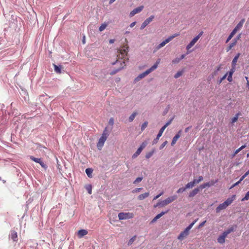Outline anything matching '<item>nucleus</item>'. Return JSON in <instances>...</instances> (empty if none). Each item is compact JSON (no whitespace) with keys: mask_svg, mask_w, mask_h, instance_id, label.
Masks as SVG:
<instances>
[{"mask_svg":"<svg viewBox=\"0 0 249 249\" xmlns=\"http://www.w3.org/2000/svg\"><path fill=\"white\" fill-rule=\"evenodd\" d=\"M235 198V195H233L231 197L228 198L223 203L219 205L216 209L217 213L220 212L221 210L226 209L228 206L232 203Z\"/></svg>","mask_w":249,"mask_h":249,"instance_id":"f257e3e1","label":"nucleus"},{"mask_svg":"<svg viewBox=\"0 0 249 249\" xmlns=\"http://www.w3.org/2000/svg\"><path fill=\"white\" fill-rule=\"evenodd\" d=\"M160 59H158L156 62L154 64L153 66H152L150 69L147 70L145 71L144 72L141 73L140 74L136 79V80H140L142 78L144 77L146 75H148L149 73H150L151 71H153L155 69H156L158 66V65L160 64Z\"/></svg>","mask_w":249,"mask_h":249,"instance_id":"f03ea898","label":"nucleus"},{"mask_svg":"<svg viewBox=\"0 0 249 249\" xmlns=\"http://www.w3.org/2000/svg\"><path fill=\"white\" fill-rule=\"evenodd\" d=\"M108 136V133L107 131V128L105 129L103 131V133L99 140V141L97 144V147L99 150H101L103 147L105 142L107 139Z\"/></svg>","mask_w":249,"mask_h":249,"instance_id":"7ed1b4c3","label":"nucleus"},{"mask_svg":"<svg viewBox=\"0 0 249 249\" xmlns=\"http://www.w3.org/2000/svg\"><path fill=\"white\" fill-rule=\"evenodd\" d=\"M178 36H179V34H175L169 36V37L166 38L165 40H164L161 43H160L159 45H158L156 47V49L157 50H159L161 48L164 46L167 43H168L170 41H171L174 38H175V37H177Z\"/></svg>","mask_w":249,"mask_h":249,"instance_id":"20e7f679","label":"nucleus"},{"mask_svg":"<svg viewBox=\"0 0 249 249\" xmlns=\"http://www.w3.org/2000/svg\"><path fill=\"white\" fill-rule=\"evenodd\" d=\"M134 215L132 213H120L118 214V218L120 220H125L132 218Z\"/></svg>","mask_w":249,"mask_h":249,"instance_id":"39448f33","label":"nucleus"},{"mask_svg":"<svg viewBox=\"0 0 249 249\" xmlns=\"http://www.w3.org/2000/svg\"><path fill=\"white\" fill-rule=\"evenodd\" d=\"M203 32H201L197 36L195 37L187 45L186 50L189 51L190 49H191L197 41V40L199 39L201 36L202 35Z\"/></svg>","mask_w":249,"mask_h":249,"instance_id":"423d86ee","label":"nucleus"},{"mask_svg":"<svg viewBox=\"0 0 249 249\" xmlns=\"http://www.w3.org/2000/svg\"><path fill=\"white\" fill-rule=\"evenodd\" d=\"M30 159L31 160H32L33 161H34L36 163H38L42 167H43L45 169L47 168V165L43 162H42L41 159L35 158L33 156H30Z\"/></svg>","mask_w":249,"mask_h":249,"instance_id":"0eeeda50","label":"nucleus"},{"mask_svg":"<svg viewBox=\"0 0 249 249\" xmlns=\"http://www.w3.org/2000/svg\"><path fill=\"white\" fill-rule=\"evenodd\" d=\"M128 51V47L127 45L124 46L122 47L119 50L118 52L120 54L122 55V57L124 56H126Z\"/></svg>","mask_w":249,"mask_h":249,"instance_id":"6e6552de","label":"nucleus"},{"mask_svg":"<svg viewBox=\"0 0 249 249\" xmlns=\"http://www.w3.org/2000/svg\"><path fill=\"white\" fill-rule=\"evenodd\" d=\"M154 18V16L152 15L149 18L145 20L141 26V29H143L150 22L152 21Z\"/></svg>","mask_w":249,"mask_h":249,"instance_id":"1a4fd4ad","label":"nucleus"},{"mask_svg":"<svg viewBox=\"0 0 249 249\" xmlns=\"http://www.w3.org/2000/svg\"><path fill=\"white\" fill-rule=\"evenodd\" d=\"M189 234V231H188L187 230L185 229L183 231L180 232V233L178 237V239L180 241H182L185 238H186Z\"/></svg>","mask_w":249,"mask_h":249,"instance_id":"9d476101","label":"nucleus"},{"mask_svg":"<svg viewBox=\"0 0 249 249\" xmlns=\"http://www.w3.org/2000/svg\"><path fill=\"white\" fill-rule=\"evenodd\" d=\"M245 21V18L242 19L240 20V21L237 24V25L236 26V27L234 28V29L232 30V31L235 34H236L238 31L240 30L242 28Z\"/></svg>","mask_w":249,"mask_h":249,"instance_id":"9b49d317","label":"nucleus"},{"mask_svg":"<svg viewBox=\"0 0 249 249\" xmlns=\"http://www.w3.org/2000/svg\"><path fill=\"white\" fill-rule=\"evenodd\" d=\"M143 9V6H140L136 8H135L134 10H133L130 13V17H133L134 16L135 14H137V13H140V12H141L142 9Z\"/></svg>","mask_w":249,"mask_h":249,"instance_id":"f8f14e48","label":"nucleus"},{"mask_svg":"<svg viewBox=\"0 0 249 249\" xmlns=\"http://www.w3.org/2000/svg\"><path fill=\"white\" fill-rule=\"evenodd\" d=\"M177 198V196L175 195V196H170V197L167 198L166 199L164 200V201H165V203H166V204L167 205L168 204L173 202Z\"/></svg>","mask_w":249,"mask_h":249,"instance_id":"ddd939ff","label":"nucleus"},{"mask_svg":"<svg viewBox=\"0 0 249 249\" xmlns=\"http://www.w3.org/2000/svg\"><path fill=\"white\" fill-rule=\"evenodd\" d=\"M88 233V232L86 230H80L77 232V236L78 238H81L83 237L84 236L87 235Z\"/></svg>","mask_w":249,"mask_h":249,"instance_id":"4468645a","label":"nucleus"},{"mask_svg":"<svg viewBox=\"0 0 249 249\" xmlns=\"http://www.w3.org/2000/svg\"><path fill=\"white\" fill-rule=\"evenodd\" d=\"M10 237L15 242L18 241V234L16 231H11Z\"/></svg>","mask_w":249,"mask_h":249,"instance_id":"2eb2a0df","label":"nucleus"},{"mask_svg":"<svg viewBox=\"0 0 249 249\" xmlns=\"http://www.w3.org/2000/svg\"><path fill=\"white\" fill-rule=\"evenodd\" d=\"M199 191L198 188H195L192 191L189 193L188 196L189 197H193L195 196Z\"/></svg>","mask_w":249,"mask_h":249,"instance_id":"dca6fc26","label":"nucleus"},{"mask_svg":"<svg viewBox=\"0 0 249 249\" xmlns=\"http://www.w3.org/2000/svg\"><path fill=\"white\" fill-rule=\"evenodd\" d=\"M227 235H226L224 233H222V235H220L217 238V241L218 243L220 244H223L225 242V239Z\"/></svg>","mask_w":249,"mask_h":249,"instance_id":"f3484780","label":"nucleus"},{"mask_svg":"<svg viewBox=\"0 0 249 249\" xmlns=\"http://www.w3.org/2000/svg\"><path fill=\"white\" fill-rule=\"evenodd\" d=\"M214 183H215L214 182H212L211 183H210L209 182L205 183L201 185L199 187V188H200L201 189H204L207 187H210L211 185H213Z\"/></svg>","mask_w":249,"mask_h":249,"instance_id":"a211bd4d","label":"nucleus"},{"mask_svg":"<svg viewBox=\"0 0 249 249\" xmlns=\"http://www.w3.org/2000/svg\"><path fill=\"white\" fill-rule=\"evenodd\" d=\"M149 196V193L148 192L145 193L144 194H141L139 196L138 199L140 200H143L145 198Z\"/></svg>","mask_w":249,"mask_h":249,"instance_id":"6ab92c4d","label":"nucleus"},{"mask_svg":"<svg viewBox=\"0 0 249 249\" xmlns=\"http://www.w3.org/2000/svg\"><path fill=\"white\" fill-rule=\"evenodd\" d=\"M239 55H240V53H238L234 57V58L233 59L232 61V63H231V65L232 66H233V67L234 66H235L236 65V63H237V61L239 58Z\"/></svg>","mask_w":249,"mask_h":249,"instance_id":"aec40b11","label":"nucleus"},{"mask_svg":"<svg viewBox=\"0 0 249 249\" xmlns=\"http://www.w3.org/2000/svg\"><path fill=\"white\" fill-rule=\"evenodd\" d=\"M241 115V114L240 112L237 113L235 115V116L233 118H232L231 121V123L232 124H233L234 123H235L238 120L239 116H240Z\"/></svg>","mask_w":249,"mask_h":249,"instance_id":"412c9836","label":"nucleus"},{"mask_svg":"<svg viewBox=\"0 0 249 249\" xmlns=\"http://www.w3.org/2000/svg\"><path fill=\"white\" fill-rule=\"evenodd\" d=\"M137 114L138 113L137 112H134L129 117V121L130 122H132Z\"/></svg>","mask_w":249,"mask_h":249,"instance_id":"4be33fe9","label":"nucleus"},{"mask_svg":"<svg viewBox=\"0 0 249 249\" xmlns=\"http://www.w3.org/2000/svg\"><path fill=\"white\" fill-rule=\"evenodd\" d=\"M86 173L89 178H91V174L92 173L93 170L91 168H87L86 169Z\"/></svg>","mask_w":249,"mask_h":249,"instance_id":"5701e85b","label":"nucleus"},{"mask_svg":"<svg viewBox=\"0 0 249 249\" xmlns=\"http://www.w3.org/2000/svg\"><path fill=\"white\" fill-rule=\"evenodd\" d=\"M179 138V135H176L174 137V138L172 140V142H171V145L172 146H173L176 143L177 140Z\"/></svg>","mask_w":249,"mask_h":249,"instance_id":"b1692460","label":"nucleus"},{"mask_svg":"<svg viewBox=\"0 0 249 249\" xmlns=\"http://www.w3.org/2000/svg\"><path fill=\"white\" fill-rule=\"evenodd\" d=\"M142 150L139 148L137 149V151L133 155L132 158L135 159L141 153Z\"/></svg>","mask_w":249,"mask_h":249,"instance_id":"393cba45","label":"nucleus"},{"mask_svg":"<svg viewBox=\"0 0 249 249\" xmlns=\"http://www.w3.org/2000/svg\"><path fill=\"white\" fill-rule=\"evenodd\" d=\"M246 145H243L242 146H241L240 147H239V148H238L237 149H236L235 150V151L234 152V153L233 154V156H235L236 154H237L241 150H242V149H243L244 148H245L246 147Z\"/></svg>","mask_w":249,"mask_h":249,"instance_id":"a878e982","label":"nucleus"},{"mask_svg":"<svg viewBox=\"0 0 249 249\" xmlns=\"http://www.w3.org/2000/svg\"><path fill=\"white\" fill-rule=\"evenodd\" d=\"M234 231V228L233 227L229 228L227 231H225L223 233L226 235H228L229 233Z\"/></svg>","mask_w":249,"mask_h":249,"instance_id":"bb28decb","label":"nucleus"},{"mask_svg":"<svg viewBox=\"0 0 249 249\" xmlns=\"http://www.w3.org/2000/svg\"><path fill=\"white\" fill-rule=\"evenodd\" d=\"M228 75V73H226L222 77L220 78L217 81L218 84H220L227 77Z\"/></svg>","mask_w":249,"mask_h":249,"instance_id":"cd10ccee","label":"nucleus"},{"mask_svg":"<svg viewBox=\"0 0 249 249\" xmlns=\"http://www.w3.org/2000/svg\"><path fill=\"white\" fill-rule=\"evenodd\" d=\"M197 219L195 220L194 221H193L192 223H191L185 229L187 230L188 231H190V230L191 229V228L193 227L194 225L196 223V222L197 221Z\"/></svg>","mask_w":249,"mask_h":249,"instance_id":"c85d7f7f","label":"nucleus"},{"mask_svg":"<svg viewBox=\"0 0 249 249\" xmlns=\"http://www.w3.org/2000/svg\"><path fill=\"white\" fill-rule=\"evenodd\" d=\"M197 219L195 220L194 221H193L192 223H191L185 229L187 230L188 231H190V230L191 229V228L193 227L194 225L196 223V222L197 221Z\"/></svg>","mask_w":249,"mask_h":249,"instance_id":"c756f323","label":"nucleus"},{"mask_svg":"<svg viewBox=\"0 0 249 249\" xmlns=\"http://www.w3.org/2000/svg\"><path fill=\"white\" fill-rule=\"evenodd\" d=\"M54 71L58 73H60L61 72V68L60 67L57 66L56 65H54Z\"/></svg>","mask_w":249,"mask_h":249,"instance_id":"7c9ffc66","label":"nucleus"},{"mask_svg":"<svg viewBox=\"0 0 249 249\" xmlns=\"http://www.w3.org/2000/svg\"><path fill=\"white\" fill-rule=\"evenodd\" d=\"M235 34L233 31H232L227 38L226 41V43H228L233 37Z\"/></svg>","mask_w":249,"mask_h":249,"instance_id":"2f4dec72","label":"nucleus"},{"mask_svg":"<svg viewBox=\"0 0 249 249\" xmlns=\"http://www.w3.org/2000/svg\"><path fill=\"white\" fill-rule=\"evenodd\" d=\"M154 150H152L151 151L147 153L145 155V158L146 159H149L154 154Z\"/></svg>","mask_w":249,"mask_h":249,"instance_id":"473e14b6","label":"nucleus"},{"mask_svg":"<svg viewBox=\"0 0 249 249\" xmlns=\"http://www.w3.org/2000/svg\"><path fill=\"white\" fill-rule=\"evenodd\" d=\"M168 210H167L165 212H161L160 213H159L158 214L156 217L157 218V219H159L160 218L162 215H163L164 214L167 213L168 212Z\"/></svg>","mask_w":249,"mask_h":249,"instance_id":"72a5a7b5","label":"nucleus"},{"mask_svg":"<svg viewBox=\"0 0 249 249\" xmlns=\"http://www.w3.org/2000/svg\"><path fill=\"white\" fill-rule=\"evenodd\" d=\"M136 236L135 235L134 236H133L128 241V246H130V245H131L134 242V241L136 239Z\"/></svg>","mask_w":249,"mask_h":249,"instance_id":"f704fd0d","label":"nucleus"},{"mask_svg":"<svg viewBox=\"0 0 249 249\" xmlns=\"http://www.w3.org/2000/svg\"><path fill=\"white\" fill-rule=\"evenodd\" d=\"M195 185L193 184V183H192L191 181V182L188 183L187 184H186L185 188H186V189H187L188 188H191L193 187Z\"/></svg>","mask_w":249,"mask_h":249,"instance_id":"c9c22d12","label":"nucleus"},{"mask_svg":"<svg viewBox=\"0 0 249 249\" xmlns=\"http://www.w3.org/2000/svg\"><path fill=\"white\" fill-rule=\"evenodd\" d=\"M107 26V24H106V23L102 24L99 27V31L101 32L103 31L104 30H105L106 29Z\"/></svg>","mask_w":249,"mask_h":249,"instance_id":"e433bc0d","label":"nucleus"},{"mask_svg":"<svg viewBox=\"0 0 249 249\" xmlns=\"http://www.w3.org/2000/svg\"><path fill=\"white\" fill-rule=\"evenodd\" d=\"M249 199V191L246 193L244 197L242 199V201H244Z\"/></svg>","mask_w":249,"mask_h":249,"instance_id":"4c0bfd02","label":"nucleus"},{"mask_svg":"<svg viewBox=\"0 0 249 249\" xmlns=\"http://www.w3.org/2000/svg\"><path fill=\"white\" fill-rule=\"evenodd\" d=\"M235 46V43H231L229 44L228 47L227 48V52H229L230 50H231L232 47H233Z\"/></svg>","mask_w":249,"mask_h":249,"instance_id":"58836bf2","label":"nucleus"},{"mask_svg":"<svg viewBox=\"0 0 249 249\" xmlns=\"http://www.w3.org/2000/svg\"><path fill=\"white\" fill-rule=\"evenodd\" d=\"M147 124H148L147 122H145L144 123H143L141 127V130L142 131L144 130V129L147 127Z\"/></svg>","mask_w":249,"mask_h":249,"instance_id":"ea45409f","label":"nucleus"},{"mask_svg":"<svg viewBox=\"0 0 249 249\" xmlns=\"http://www.w3.org/2000/svg\"><path fill=\"white\" fill-rule=\"evenodd\" d=\"M174 118V117H173L172 118H171L169 121H168L163 126L164 127L166 128L169 124H171L172 122L173 121V119Z\"/></svg>","mask_w":249,"mask_h":249,"instance_id":"a19ab883","label":"nucleus"},{"mask_svg":"<svg viewBox=\"0 0 249 249\" xmlns=\"http://www.w3.org/2000/svg\"><path fill=\"white\" fill-rule=\"evenodd\" d=\"M182 74V71H178L174 76V77L175 78H178L179 77H180V76H181Z\"/></svg>","mask_w":249,"mask_h":249,"instance_id":"79ce46f5","label":"nucleus"},{"mask_svg":"<svg viewBox=\"0 0 249 249\" xmlns=\"http://www.w3.org/2000/svg\"><path fill=\"white\" fill-rule=\"evenodd\" d=\"M142 179V177H138L135 180V181H134V184H136L137 183H139L140 182H141Z\"/></svg>","mask_w":249,"mask_h":249,"instance_id":"37998d69","label":"nucleus"},{"mask_svg":"<svg viewBox=\"0 0 249 249\" xmlns=\"http://www.w3.org/2000/svg\"><path fill=\"white\" fill-rule=\"evenodd\" d=\"M159 204H160V207H163L167 205L164 200L159 202Z\"/></svg>","mask_w":249,"mask_h":249,"instance_id":"c03bdc74","label":"nucleus"},{"mask_svg":"<svg viewBox=\"0 0 249 249\" xmlns=\"http://www.w3.org/2000/svg\"><path fill=\"white\" fill-rule=\"evenodd\" d=\"M228 73V78H227V79L229 81V82H231L232 81V74H231L229 72H227Z\"/></svg>","mask_w":249,"mask_h":249,"instance_id":"a18cd8bd","label":"nucleus"},{"mask_svg":"<svg viewBox=\"0 0 249 249\" xmlns=\"http://www.w3.org/2000/svg\"><path fill=\"white\" fill-rule=\"evenodd\" d=\"M186 190V188L185 187H181L178 189L177 191V193H181Z\"/></svg>","mask_w":249,"mask_h":249,"instance_id":"49530a36","label":"nucleus"},{"mask_svg":"<svg viewBox=\"0 0 249 249\" xmlns=\"http://www.w3.org/2000/svg\"><path fill=\"white\" fill-rule=\"evenodd\" d=\"M146 144H147L146 142H142V144L141 145V146H140L139 148L142 150L145 148Z\"/></svg>","mask_w":249,"mask_h":249,"instance_id":"de8ad7c7","label":"nucleus"},{"mask_svg":"<svg viewBox=\"0 0 249 249\" xmlns=\"http://www.w3.org/2000/svg\"><path fill=\"white\" fill-rule=\"evenodd\" d=\"M221 69V66H218L217 68H216V70L213 72V76H215L216 75L218 71H219Z\"/></svg>","mask_w":249,"mask_h":249,"instance_id":"09e8293b","label":"nucleus"},{"mask_svg":"<svg viewBox=\"0 0 249 249\" xmlns=\"http://www.w3.org/2000/svg\"><path fill=\"white\" fill-rule=\"evenodd\" d=\"M91 185H88L87 186L86 189L89 193V194H91Z\"/></svg>","mask_w":249,"mask_h":249,"instance_id":"8fccbe9b","label":"nucleus"},{"mask_svg":"<svg viewBox=\"0 0 249 249\" xmlns=\"http://www.w3.org/2000/svg\"><path fill=\"white\" fill-rule=\"evenodd\" d=\"M235 71V66H232V68L230 70V71H229V73L233 74V73Z\"/></svg>","mask_w":249,"mask_h":249,"instance_id":"3c124183","label":"nucleus"},{"mask_svg":"<svg viewBox=\"0 0 249 249\" xmlns=\"http://www.w3.org/2000/svg\"><path fill=\"white\" fill-rule=\"evenodd\" d=\"M235 71V66H232V68L230 70V71H229V73L233 74V73Z\"/></svg>","mask_w":249,"mask_h":249,"instance_id":"603ef678","label":"nucleus"},{"mask_svg":"<svg viewBox=\"0 0 249 249\" xmlns=\"http://www.w3.org/2000/svg\"><path fill=\"white\" fill-rule=\"evenodd\" d=\"M180 61V59L179 58H176L172 60V63L174 64L178 63Z\"/></svg>","mask_w":249,"mask_h":249,"instance_id":"864d4df0","label":"nucleus"},{"mask_svg":"<svg viewBox=\"0 0 249 249\" xmlns=\"http://www.w3.org/2000/svg\"><path fill=\"white\" fill-rule=\"evenodd\" d=\"M249 175V170L241 177V180H243L245 177Z\"/></svg>","mask_w":249,"mask_h":249,"instance_id":"5fc2aeb1","label":"nucleus"},{"mask_svg":"<svg viewBox=\"0 0 249 249\" xmlns=\"http://www.w3.org/2000/svg\"><path fill=\"white\" fill-rule=\"evenodd\" d=\"M165 127H164L163 126L160 128V130L159 132V133L161 134V135H162V133L163 132H164V130L165 129Z\"/></svg>","mask_w":249,"mask_h":249,"instance_id":"6e6d98bb","label":"nucleus"},{"mask_svg":"<svg viewBox=\"0 0 249 249\" xmlns=\"http://www.w3.org/2000/svg\"><path fill=\"white\" fill-rule=\"evenodd\" d=\"M142 189V188H136L132 191V193H135L140 192V191Z\"/></svg>","mask_w":249,"mask_h":249,"instance_id":"4d7b16f0","label":"nucleus"},{"mask_svg":"<svg viewBox=\"0 0 249 249\" xmlns=\"http://www.w3.org/2000/svg\"><path fill=\"white\" fill-rule=\"evenodd\" d=\"M167 143V141H165L164 142H163L161 145L160 146V149H162Z\"/></svg>","mask_w":249,"mask_h":249,"instance_id":"13d9d810","label":"nucleus"},{"mask_svg":"<svg viewBox=\"0 0 249 249\" xmlns=\"http://www.w3.org/2000/svg\"><path fill=\"white\" fill-rule=\"evenodd\" d=\"M163 194V192H161L160 194H159L158 195L155 196L154 197V199L153 200H156L157 199H158L159 197H160L161 195H162Z\"/></svg>","mask_w":249,"mask_h":249,"instance_id":"bf43d9fd","label":"nucleus"},{"mask_svg":"<svg viewBox=\"0 0 249 249\" xmlns=\"http://www.w3.org/2000/svg\"><path fill=\"white\" fill-rule=\"evenodd\" d=\"M243 180H241V178L240 179V180L237 181V182H236L235 183H234V184L232 185V187L231 188H232V187H235V186L238 185Z\"/></svg>","mask_w":249,"mask_h":249,"instance_id":"052dcab7","label":"nucleus"},{"mask_svg":"<svg viewBox=\"0 0 249 249\" xmlns=\"http://www.w3.org/2000/svg\"><path fill=\"white\" fill-rule=\"evenodd\" d=\"M203 179V178L202 177V176H200L198 178V179H197V183H199L200 182H201V181H202Z\"/></svg>","mask_w":249,"mask_h":249,"instance_id":"680f3d73","label":"nucleus"},{"mask_svg":"<svg viewBox=\"0 0 249 249\" xmlns=\"http://www.w3.org/2000/svg\"><path fill=\"white\" fill-rule=\"evenodd\" d=\"M203 179V178L202 177V176H200L198 178V179H197V183H199L200 182H201V181H202Z\"/></svg>","mask_w":249,"mask_h":249,"instance_id":"e2e57ef3","label":"nucleus"},{"mask_svg":"<svg viewBox=\"0 0 249 249\" xmlns=\"http://www.w3.org/2000/svg\"><path fill=\"white\" fill-rule=\"evenodd\" d=\"M114 124V120L112 118H110L109 121V124L110 125H113Z\"/></svg>","mask_w":249,"mask_h":249,"instance_id":"0e129e2a","label":"nucleus"},{"mask_svg":"<svg viewBox=\"0 0 249 249\" xmlns=\"http://www.w3.org/2000/svg\"><path fill=\"white\" fill-rule=\"evenodd\" d=\"M206 221L205 220V221H203V222L201 223L199 225L198 228H201V227H202L203 226H204L205 224L206 223Z\"/></svg>","mask_w":249,"mask_h":249,"instance_id":"69168bd1","label":"nucleus"},{"mask_svg":"<svg viewBox=\"0 0 249 249\" xmlns=\"http://www.w3.org/2000/svg\"><path fill=\"white\" fill-rule=\"evenodd\" d=\"M119 70H116L115 71H113L111 72H110V74L113 75L115 74L116 72H117L119 71Z\"/></svg>","mask_w":249,"mask_h":249,"instance_id":"338daca9","label":"nucleus"},{"mask_svg":"<svg viewBox=\"0 0 249 249\" xmlns=\"http://www.w3.org/2000/svg\"><path fill=\"white\" fill-rule=\"evenodd\" d=\"M159 139H158L157 138H155V139L153 140V144H155V143H157V142H158V141H159Z\"/></svg>","mask_w":249,"mask_h":249,"instance_id":"774afa93","label":"nucleus"}]
</instances>
